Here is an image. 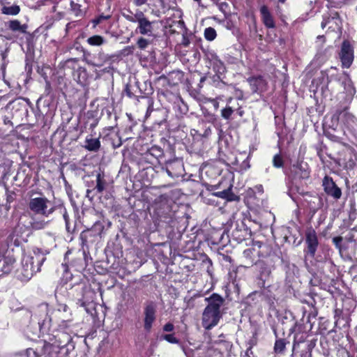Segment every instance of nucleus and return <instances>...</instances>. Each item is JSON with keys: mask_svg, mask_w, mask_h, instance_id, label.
Returning a JSON list of instances; mask_svg holds the SVG:
<instances>
[{"mask_svg": "<svg viewBox=\"0 0 357 357\" xmlns=\"http://www.w3.org/2000/svg\"><path fill=\"white\" fill-rule=\"evenodd\" d=\"M71 336L67 333L59 332L48 341H45L40 349L43 357H63L67 355Z\"/></svg>", "mask_w": 357, "mask_h": 357, "instance_id": "nucleus-1", "label": "nucleus"}, {"mask_svg": "<svg viewBox=\"0 0 357 357\" xmlns=\"http://www.w3.org/2000/svg\"><path fill=\"white\" fill-rule=\"evenodd\" d=\"M15 261L12 257H0V277L11 271Z\"/></svg>", "mask_w": 357, "mask_h": 357, "instance_id": "nucleus-12", "label": "nucleus"}, {"mask_svg": "<svg viewBox=\"0 0 357 357\" xmlns=\"http://www.w3.org/2000/svg\"><path fill=\"white\" fill-rule=\"evenodd\" d=\"M1 11L3 14L7 15H17L20 11V8L17 5H3Z\"/></svg>", "mask_w": 357, "mask_h": 357, "instance_id": "nucleus-19", "label": "nucleus"}, {"mask_svg": "<svg viewBox=\"0 0 357 357\" xmlns=\"http://www.w3.org/2000/svg\"><path fill=\"white\" fill-rule=\"evenodd\" d=\"M220 69L222 70V71H224V66H222V63L220 62Z\"/></svg>", "mask_w": 357, "mask_h": 357, "instance_id": "nucleus-46", "label": "nucleus"}, {"mask_svg": "<svg viewBox=\"0 0 357 357\" xmlns=\"http://www.w3.org/2000/svg\"><path fill=\"white\" fill-rule=\"evenodd\" d=\"M148 0H133V3L136 6H142L146 3Z\"/></svg>", "mask_w": 357, "mask_h": 357, "instance_id": "nucleus-35", "label": "nucleus"}, {"mask_svg": "<svg viewBox=\"0 0 357 357\" xmlns=\"http://www.w3.org/2000/svg\"><path fill=\"white\" fill-rule=\"evenodd\" d=\"M47 223L48 222L44 220H34L31 222V227L34 229H42L47 226Z\"/></svg>", "mask_w": 357, "mask_h": 357, "instance_id": "nucleus-23", "label": "nucleus"}, {"mask_svg": "<svg viewBox=\"0 0 357 357\" xmlns=\"http://www.w3.org/2000/svg\"><path fill=\"white\" fill-rule=\"evenodd\" d=\"M4 77V68L3 66H0V79Z\"/></svg>", "mask_w": 357, "mask_h": 357, "instance_id": "nucleus-41", "label": "nucleus"}, {"mask_svg": "<svg viewBox=\"0 0 357 357\" xmlns=\"http://www.w3.org/2000/svg\"><path fill=\"white\" fill-rule=\"evenodd\" d=\"M347 116H348V119H349L350 120H353L354 119V116L351 114H347Z\"/></svg>", "mask_w": 357, "mask_h": 357, "instance_id": "nucleus-45", "label": "nucleus"}, {"mask_svg": "<svg viewBox=\"0 0 357 357\" xmlns=\"http://www.w3.org/2000/svg\"><path fill=\"white\" fill-rule=\"evenodd\" d=\"M149 40L144 38H139L137 40V45L141 50H144L149 45Z\"/></svg>", "mask_w": 357, "mask_h": 357, "instance_id": "nucleus-30", "label": "nucleus"}, {"mask_svg": "<svg viewBox=\"0 0 357 357\" xmlns=\"http://www.w3.org/2000/svg\"><path fill=\"white\" fill-rule=\"evenodd\" d=\"M104 42L105 40L103 37L98 35L93 36L87 39V43L92 46H100L102 45Z\"/></svg>", "mask_w": 357, "mask_h": 357, "instance_id": "nucleus-22", "label": "nucleus"}, {"mask_svg": "<svg viewBox=\"0 0 357 357\" xmlns=\"http://www.w3.org/2000/svg\"><path fill=\"white\" fill-rule=\"evenodd\" d=\"M66 308H67V306L66 305H64L63 306V310L66 311Z\"/></svg>", "mask_w": 357, "mask_h": 357, "instance_id": "nucleus-48", "label": "nucleus"}, {"mask_svg": "<svg viewBox=\"0 0 357 357\" xmlns=\"http://www.w3.org/2000/svg\"><path fill=\"white\" fill-rule=\"evenodd\" d=\"M354 46L348 40H344L341 46L339 54L343 68H349L353 63L354 58Z\"/></svg>", "mask_w": 357, "mask_h": 357, "instance_id": "nucleus-6", "label": "nucleus"}, {"mask_svg": "<svg viewBox=\"0 0 357 357\" xmlns=\"http://www.w3.org/2000/svg\"><path fill=\"white\" fill-rule=\"evenodd\" d=\"M108 61L109 57L107 55L99 53L97 58L87 61V63L93 67H101Z\"/></svg>", "mask_w": 357, "mask_h": 357, "instance_id": "nucleus-17", "label": "nucleus"}, {"mask_svg": "<svg viewBox=\"0 0 357 357\" xmlns=\"http://www.w3.org/2000/svg\"><path fill=\"white\" fill-rule=\"evenodd\" d=\"M342 22L337 13H333L328 16H324L321 24V28L328 27L332 31H339L341 29Z\"/></svg>", "mask_w": 357, "mask_h": 357, "instance_id": "nucleus-9", "label": "nucleus"}, {"mask_svg": "<svg viewBox=\"0 0 357 357\" xmlns=\"http://www.w3.org/2000/svg\"><path fill=\"white\" fill-rule=\"evenodd\" d=\"M45 260V256L39 251L24 255L22 260V269L19 278L22 281H29L35 273L40 270Z\"/></svg>", "mask_w": 357, "mask_h": 357, "instance_id": "nucleus-3", "label": "nucleus"}, {"mask_svg": "<svg viewBox=\"0 0 357 357\" xmlns=\"http://www.w3.org/2000/svg\"><path fill=\"white\" fill-rule=\"evenodd\" d=\"M232 100V98H230L228 101V102H230Z\"/></svg>", "mask_w": 357, "mask_h": 357, "instance_id": "nucleus-49", "label": "nucleus"}, {"mask_svg": "<svg viewBox=\"0 0 357 357\" xmlns=\"http://www.w3.org/2000/svg\"><path fill=\"white\" fill-rule=\"evenodd\" d=\"M10 119V116H4L3 121H4L5 124L11 123V121Z\"/></svg>", "mask_w": 357, "mask_h": 357, "instance_id": "nucleus-40", "label": "nucleus"}, {"mask_svg": "<svg viewBox=\"0 0 357 357\" xmlns=\"http://www.w3.org/2000/svg\"><path fill=\"white\" fill-rule=\"evenodd\" d=\"M181 43L183 46L187 47L190 44V41L187 37L183 36V40H182Z\"/></svg>", "mask_w": 357, "mask_h": 357, "instance_id": "nucleus-36", "label": "nucleus"}, {"mask_svg": "<svg viewBox=\"0 0 357 357\" xmlns=\"http://www.w3.org/2000/svg\"><path fill=\"white\" fill-rule=\"evenodd\" d=\"M174 326L171 323H167L163 326V330H164V331H166V332H171L174 330Z\"/></svg>", "mask_w": 357, "mask_h": 357, "instance_id": "nucleus-34", "label": "nucleus"}, {"mask_svg": "<svg viewBox=\"0 0 357 357\" xmlns=\"http://www.w3.org/2000/svg\"><path fill=\"white\" fill-rule=\"evenodd\" d=\"M284 1H285V0H279V2H280L282 3H284Z\"/></svg>", "mask_w": 357, "mask_h": 357, "instance_id": "nucleus-47", "label": "nucleus"}, {"mask_svg": "<svg viewBox=\"0 0 357 357\" xmlns=\"http://www.w3.org/2000/svg\"><path fill=\"white\" fill-rule=\"evenodd\" d=\"M273 162V165L278 168L281 167L283 165V160L279 155H275L274 156Z\"/></svg>", "mask_w": 357, "mask_h": 357, "instance_id": "nucleus-31", "label": "nucleus"}, {"mask_svg": "<svg viewBox=\"0 0 357 357\" xmlns=\"http://www.w3.org/2000/svg\"><path fill=\"white\" fill-rule=\"evenodd\" d=\"M71 8L73 10H75V15L77 16H81L82 15V12H81V10L79 9L80 8V6L77 3H75L73 2H71Z\"/></svg>", "mask_w": 357, "mask_h": 357, "instance_id": "nucleus-33", "label": "nucleus"}, {"mask_svg": "<svg viewBox=\"0 0 357 357\" xmlns=\"http://www.w3.org/2000/svg\"><path fill=\"white\" fill-rule=\"evenodd\" d=\"M213 195L220 198L225 199L227 201H232L234 199V195L231 192V185L224 190L214 192Z\"/></svg>", "mask_w": 357, "mask_h": 357, "instance_id": "nucleus-21", "label": "nucleus"}, {"mask_svg": "<svg viewBox=\"0 0 357 357\" xmlns=\"http://www.w3.org/2000/svg\"><path fill=\"white\" fill-rule=\"evenodd\" d=\"M109 18H110V15H101L98 16L97 18L94 19L93 20V23L94 24V26H96V25L99 24L100 23H101V22L102 20H108Z\"/></svg>", "mask_w": 357, "mask_h": 357, "instance_id": "nucleus-32", "label": "nucleus"}, {"mask_svg": "<svg viewBox=\"0 0 357 357\" xmlns=\"http://www.w3.org/2000/svg\"><path fill=\"white\" fill-rule=\"evenodd\" d=\"M162 338L169 343L177 344L178 340L174 337V334H167L162 336Z\"/></svg>", "mask_w": 357, "mask_h": 357, "instance_id": "nucleus-28", "label": "nucleus"}, {"mask_svg": "<svg viewBox=\"0 0 357 357\" xmlns=\"http://www.w3.org/2000/svg\"><path fill=\"white\" fill-rule=\"evenodd\" d=\"M305 236L308 252L310 255L313 257L318 246V239L316 231L313 229L309 228L306 231Z\"/></svg>", "mask_w": 357, "mask_h": 357, "instance_id": "nucleus-11", "label": "nucleus"}, {"mask_svg": "<svg viewBox=\"0 0 357 357\" xmlns=\"http://www.w3.org/2000/svg\"><path fill=\"white\" fill-rule=\"evenodd\" d=\"M96 184L93 189H87L86 197L91 199L95 196L96 194H100L105 189L107 183L105 179L104 175L101 173H98L96 175Z\"/></svg>", "mask_w": 357, "mask_h": 357, "instance_id": "nucleus-10", "label": "nucleus"}, {"mask_svg": "<svg viewBox=\"0 0 357 357\" xmlns=\"http://www.w3.org/2000/svg\"><path fill=\"white\" fill-rule=\"evenodd\" d=\"M167 173H168L169 175H171V173H170L169 171H167Z\"/></svg>", "mask_w": 357, "mask_h": 357, "instance_id": "nucleus-50", "label": "nucleus"}, {"mask_svg": "<svg viewBox=\"0 0 357 357\" xmlns=\"http://www.w3.org/2000/svg\"><path fill=\"white\" fill-rule=\"evenodd\" d=\"M204 36L208 40H213L216 37V32L213 28L208 27L204 31Z\"/></svg>", "mask_w": 357, "mask_h": 357, "instance_id": "nucleus-25", "label": "nucleus"}, {"mask_svg": "<svg viewBox=\"0 0 357 357\" xmlns=\"http://www.w3.org/2000/svg\"><path fill=\"white\" fill-rule=\"evenodd\" d=\"M123 16L128 21L135 23V15H123Z\"/></svg>", "mask_w": 357, "mask_h": 357, "instance_id": "nucleus-37", "label": "nucleus"}, {"mask_svg": "<svg viewBox=\"0 0 357 357\" xmlns=\"http://www.w3.org/2000/svg\"><path fill=\"white\" fill-rule=\"evenodd\" d=\"M8 28L13 31H20L24 33L26 32L27 26L21 24L20 21L14 20L9 22Z\"/></svg>", "mask_w": 357, "mask_h": 357, "instance_id": "nucleus-20", "label": "nucleus"}, {"mask_svg": "<svg viewBox=\"0 0 357 357\" xmlns=\"http://www.w3.org/2000/svg\"><path fill=\"white\" fill-rule=\"evenodd\" d=\"M134 15H135V18H134L135 23V22L139 23V22L144 21L147 19L145 17L144 13L140 10H137Z\"/></svg>", "mask_w": 357, "mask_h": 357, "instance_id": "nucleus-29", "label": "nucleus"}, {"mask_svg": "<svg viewBox=\"0 0 357 357\" xmlns=\"http://www.w3.org/2000/svg\"><path fill=\"white\" fill-rule=\"evenodd\" d=\"M93 229H98V230L102 231L103 229V227L99 222H96L93 227Z\"/></svg>", "mask_w": 357, "mask_h": 357, "instance_id": "nucleus-38", "label": "nucleus"}, {"mask_svg": "<svg viewBox=\"0 0 357 357\" xmlns=\"http://www.w3.org/2000/svg\"><path fill=\"white\" fill-rule=\"evenodd\" d=\"M234 109L231 107L227 106L225 109L222 110L221 115L225 119H229V117L234 112Z\"/></svg>", "mask_w": 357, "mask_h": 357, "instance_id": "nucleus-27", "label": "nucleus"}, {"mask_svg": "<svg viewBox=\"0 0 357 357\" xmlns=\"http://www.w3.org/2000/svg\"><path fill=\"white\" fill-rule=\"evenodd\" d=\"M285 342L284 340H278L275 341L274 350L276 353H282L285 349Z\"/></svg>", "mask_w": 357, "mask_h": 357, "instance_id": "nucleus-24", "label": "nucleus"}, {"mask_svg": "<svg viewBox=\"0 0 357 357\" xmlns=\"http://www.w3.org/2000/svg\"><path fill=\"white\" fill-rule=\"evenodd\" d=\"M342 241V238L340 237H336L333 238V242L335 243H337L338 242Z\"/></svg>", "mask_w": 357, "mask_h": 357, "instance_id": "nucleus-44", "label": "nucleus"}, {"mask_svg": "<svg viewBox=\"0 0 357 357\" xmlns=\"http://www.w3.org/2000/svg\"><path fill=\"white\" fill-rule=\"evenodd\" d=\"M209 101L213 103V105L215 109L218 108L219 105H218V102L217 100H215V99H209Z\"/></svg>", "mask_w": 357, "mask_h": 357, "instance_id": "nucleus-39", "label": "nucleus"}, {"mask_svg": "<svg viewBox=\"0 0 357 357\" xmlns=\"http://www.w3.org/2000/svg\"><path fill=\"white\" fill-rule=\"evenodd\" d=\"M208 305L202 314V326L206 330H210L215 326L220 318L222 313L220 308L224 303V299L217 294H213L210 297L206 298Z\"/></svg>", "mask_w": 357, "mask_h": 357, "instance_id": "nucleus-2", "label": "nucleus"}, {"mask_svg": "<svg viewBox=\"0 0 357 357\" xmlns=\"http://www.w3.org/2000/svg\"><path fill=\"white\" fill-rule=\"evenodd\" d=\"M248 82L253 92H261L265 90L266 83L262 77H252L248 79Z\"/></svg>", "mask_w": 357, "mask_h": 357, "instance_id": "nucleus-13", "label": "nucleus"}, {"mask_svg": "<svg viewBox=\"0 0 357 357\" xmlns=\"http://www.w3.org/2000/svg\"><path fill=\"white\" fill-rule=\"evenodd\" d=\"M84 147L89 151H97L100 147V142L98 138L86 137Z\"/></svg>", "mask_w": 357, "mask_h": 357, "instance_id": "nucleus-16", "label": "nucleus"}, {"mask_svg": "<svg viewBox=\"0 0 357 357\" xmlns=\"http://www.w3.org/2000/svg\"><path fill=\"white\" fill-rule=\"evenodd\" d=\"M294 172L296 176H298L301 179H306L308 178L310 176V170L307 165L303 166V165L300 164L297 166H294Z\"/></svg>", "mask_w": 357, "mask_h": 357, "instance_id": "nucleus-18", "label": "nucleus"}, {"mask_svg": "<svg viewBox=\"0 0 357 357\" xmlns=\"http://www.w3.org/2000/svg\"><path fill=\"white\" fill-rule=\"evenodd\" d=\"M29 209L34 213L48 218L56 210V205L45 196L31 198L29 203Z\"/></svg>", "mask_w": 357, "mask_h": 357, "instance_id": "nucleus-4", "label": "nucleus"}, {"mask_svg": "<svg viewBox=\"0 0 357 357\" xmlns=\"http://www.w3.org/2000/svg\"><path fill=\"white\" fill-rule=\"evenodd\" d=\"M155 305L153 303L146 305L144 309V328L146 332H150L156 317Z\"/></svg>", "mask_w": 357, "mask_h": 357, "instance_id": "nucleus-7", "label": "nucleus"}, {"mask_svg": "<svg viewBox=\"0 0 357 357\" xmlns=\"http://www.w3.org/2000/svg\"><path fill=\"white\" fill-rule=\"evenodd\" d=\"M29 101L24 98H17L10 102L5 110L8 114H11V118L18 121L28 113Z\"/></svg>", "mask_w": 357, "mask_h": 357, "instance_id": "nucleus-5", "label": "nucleus"}, {"mask_svg": "<svg viewBox=\"0 0 357 357\" xmlns=\"http://www.w3.org/2000/svg\"><path fill=\"white\" fill-rule=\"evenodd\" d=\"M251 252H252V250L250 249H247L243 252V254L245 256L248 257Z\"/></svg>", "mask_w": 357, "mask_h": 357, "instance_id": "nucleus-43", "label": "nucleus"}, {"mask_svg": "<svg viewBox=\"0 0 357 357\" xmlns=\"http://www.w3.org/2000/svg\"><path fill=\"white\" fill-rule=\"evenodd\" d=\"M347 82H348V85L350 87V89H348V91H349V93H351L353 92V91H354V89H353V87L351 86V82L350 79H347Z\"/></svg>", "mask_w": 357, "mask_h": 357, "instance_id": "nucleus-42", "label": "nucleus"}, {"mask_svg": "<svg viewBox=\"0 0 357 357\" xmlns=\"http://www.w3.org/2000/svg\"><path fill=\"white\" fill-rule=\"evenodd\" d=\"M153 23L154 22H151L148 19L139 22L138 23L137 31L142 35L151 36L153 35Z\"/></svg>", "mask_w": 357, "mask_h": 357, "instance_id": "nucleus-14", "label": "nucleus"}, {"mask_svg": "<svg viewBox=\"0 0 357 357\" xmlns=\"http://www.w3.org/2000/svg\"><path fill=\"white\" fill-rule=\"evenodd\" d=\"M324 192L335 199H339L342 196L341 189L335 184L333 178L326 176L322 181Z\"/></svg>", "mask_w": 357, "mask_h": 357, "instance_id": "nucleus-8", "label": "nucleus"}, {"mask_svg": "<svg viewBox=\"0 0 357 357\" xmlns=\"http://www.w3.org/2000/svg\"><path fill=\"white\" fill-rule=\"evenodd\" d=\"M260 13L261 15L262 21L265 26L268 28H273L275 26V22L267 6H262L260 8Z\"/></svg>", "mask_w": 357, "mask_h": 357, "instance_id": "nucleus-15", "label": "nucleus"}, {"mask_svg": "<svg viewBox=\"0 0 357 357\" xmlns=\"http://www.w3.org/2000/svg\"><path fill=\"white\" fill-rule=\"evenodd\" d=\"M26 356L27 357H43L40 349H33L29 348L26 350Z\"/></svg>", "mask_w": 357, "mask_h": 357, "instance_id": "nucleus-26", "label": "nucleus"}]
</instances>
